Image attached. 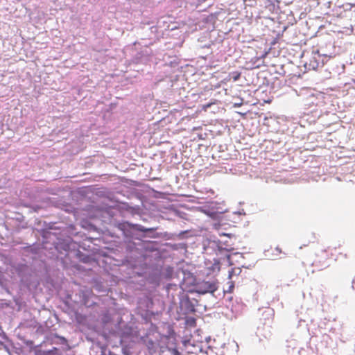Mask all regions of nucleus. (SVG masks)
<instances>
[{"mask_svg":"<svg viewBox=\"0 0 355 355\" xmlns=\"http://www.w3.org/2000/svg\"><path fill=\"white\" fill-rule=\"evenodd\" d=\"M218 288L216 282H201L196 285V291L200 294L213 293Z\"/></svg>","mask_w":355,"mask_h":355,"instance_id":"f257e3e1","label":"nucleus"},{"mask_svg":"<svg viewBox=\"0 0 355 355\" xmlns=\"http://www.w3.org/2000/svg\"><path fill=\"white\" fill-rule=\"evenodd\" d=\"M329 254L326 251H321L315 256L313 265L318 268H326L329 266L327 260Z\"/></svg>","mask_w":355,"mask_h":355,"instance_id":"f03ea898","label":"nucleus"},{"mask_svg":"<svg viewBox=\"0 0 355 355\" xmlns=\"http://www.w3.org/2000/svg\"><path fill=\"white\" fill-rule=\"evenodd\" d=\"M181 303L187 313H193L196 312L195 305L189 297L183 300Z\"/></svg>","mask_w":355,"mask_h":355,"instance_id":"7ed1b4c3","label":"nucleus"},{"mask_svg":"<svg viewBox=\"0 0 355 355\" xmlns=\"http://www.w3.org/2000/svg\"><path fill=\"white\" fill-rule=\"evenodd\" d=\"M187 324L190 326H195L196 325V319L193 317L188 318L187 319Z\"/></svg>","mask_w":355,"mask_h":355,"instance_id":"20e7f679","label":"nucleus"},{"mask_svg":"<svg viewBox=\"0 0 355 355\" xmlns=\"http://www.w3.org/2000/svg\"><path fill=\"white\" fill-rule=\"evenodd\" d=\"M137 230L142 232H152L153 230V229L145 228L144 227L141 225L138 226Z\"/></svg>","mask_w":355,"mask_h":355,"instance_id":"39448f33","label":"nucleus"},{"mask_svg":"<svg viewBox=\"0 0 355 355\" xmlns=\"http://www.w3.org/2000/svg\"><path fill=\"white\" fill-rule=\"evenodd\" d=\"M239 77H240V73H236V75L233 77V80L234 81H236L239 78Z\"/></svg>","mask_w":355,"mask_h":355,"instance_id":"423d86ee","label":"nucleus"},{"mask_svg":"<svg viewBox=\"0 0 355 355\" xmlns=\"http://www.w3.org/2000/svg\"><path fill=\"white\" fill-rule=\"evenodd\" d=\"M173 354L174 355H180V352H178V349H173Z\"/></svg>","mask_w":355,"mask_h":355,"instance_id":"0eeeda50","label":"nucleus"}]
</instances>
